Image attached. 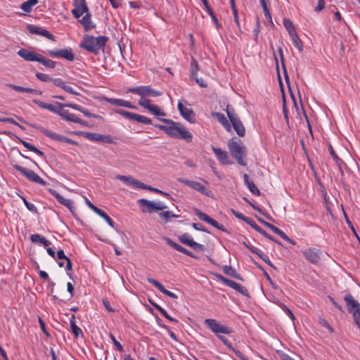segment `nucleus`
<instances>
[{
  "label": "nucleus",
  "mask_w": 360,
  "mask_h": 360,
  "mask_svg": "<svg viewBox=\"0 0 360 360\" xmlns=\"http://www.w3.org/2000/svg\"><path fill=\"white\" fill-rule=\"evenodd\" d=\"M128 93H132L141 96L139 101V105L145 109H147L150 113L156 116H165L166 113L160 109L157 105L151 104L150 100L147 97H158L162 95V92L157 91L150 86H139L130 88L127 90Z\"/></svg>",
  "instance_id": "obj_1"
},
{
  "label": "nucleus",
  "mask_w": 360,
  "mask_h": 360,
  "mask_svg": "<svg viewBox=\"0 0 360 360\" xmlns=\"http://www.w3.org/2000/svg\"><path fill=\"white\" fill-rule=\"evenodd\" d=\"M159 120L167 125L156 124L155 127L165 131L169 136L173 139H183L188 143L192 141V134L182 124L170 119L160 118Z\"/></svg>",
  "instance_id": "obj_2"
},
{
  "label": "nucleus",
  "mask_w": 360,
  "mask_h": 360,
  "mask_svg": "<svg viewBox=\"0 0 360 360\" xmlns=\"http://www.w3.org/2000/svg\"><path fill=\"white\" fill-rule=\"evenodd\" d=\"M108 40V37L105 36L95 37L91 35L85 34L80 44V47L96 55L98 53L100 50H104Z\"/></svg>",
  "instance_id": "obj_3"
},
{
  "label": "nucleus",
  "mask_w": 360,
  "mask_h": 360,
  "mask_svg": "<svg viewBox=\"0 0 360 360\" xmlns=\"http://www.w3.org/2000/svg\"><path fill=\"white\" fill-rule=\"evenodd\" d=\"M228 148L233 158L236 159L237 162L242 166H246L247 163L245 160L246 156V149L242 144L241 141L237 138H233L228 142Z\"/></svg>",
  "instance_id": "obj_4"
},
{
  "label": "nucleus",
  "mask_w": 360,
  "mask_h": 360,
  "mask_svg": "<svg viewBox=\"0 0 360 360\" xmlns=\"http://www.w3.org/2000/svg\"><path fill=\"white\" fill-rule=\"evenodd\" d=\"M348 311L352 314L354 323L360 329V303L354 297L348 293L344 297Z\"/></svg>",
  "instance_id": "obj_5"
},
{
  "label": "nucleus",
  "mask_w": 360,
  "mask_h": 360,
  "mask_svg": "<svg viewBox=\"0 0 360 360\" xmlns=\"http://www.w3.org/2000/svg\"><path fill=\"white\" fill-rule=\"evenodd\" d=\"M226 111L227 116L237 134L240 137H243L245 134V129L233 108L230 105H228L226 106Z\"/></svg>",
  "instance_id": "obj_6"
},
{
  "label": "nucleus",
  "mask_w": 360,
  "mask_h": 360,
  "mask_svg": "<svg viewBox=\"0 0 360 360\" xmlns=\"http://www.w3.org/2000/svg\"><path fill=\"white\" fill-rule=\"evenodd\" d=\"M13 168L20 172L27 178V180L32 182H34L42 186H46L47 184L46 181L31 169L25 168L19 165H14Z\"/></svg>",
  "instance_id": "obj_7"
},
{
  "label": "nucleus",
  "mask_w": 360,
  "mask_h": 360,
  "mask_svg": "<svg viewBox=\"0 0 360 360\" xmlns=\"http://www.w3.org/2000/svg\"><path fill=\"white\" fill-rule=\"evenodd\" d=\"M205 323L215 334H217V333L230 334L232 333V330L230 328L220 324L215 319H206L205 320Z\"/></svg>",
  "instance_id": "obj_8"
},
{
  "label": "nucleus",
  "mask_w": 360,
  "mask_h": 360,
  "mask_svg": "<svg viewBox=\"0 0 360 360\" xmlns=\"http://www.w3.org/2000/svg\"><path fill=\"white\" fill-rule=\"evenodd\" d=\"M305 259L313 264H317L322 256V252L316 248H310L302 251Z\"/></svg>",
  "instance_id": "obj_9"
},
{
  "label": "nucleus",
  "mask_w": 360,
  "mask_h": 360,
  "mask_svg": "<svg viewBox=\"0 0 360 360\" xmlns=\"http://www.w3.org/2000/svg\"><path fill=\"white\" fill-rule=\"evenodd\" d=\"M215 276L224 285L234 289L235 290L241 293L242 295H246L248 294V290L245 287L241 285L240 283L228 279L227 278L224 277V276L219 274H216Z\"/></svg>",
  "instance_id": "obj_10"
},
{
  "label": "nucleus",
  "mask_w": 360,
  "mask_h": 360,
  "mask_svg": "<svg viewBox=\"0 0 360 360\" xmlns=\"http://www.w3.org/2000/svg\"><path fill=\"white\" fill-rule=\"evenodd\" d=\"M215 276L224 285L234 289L235 290L241 293L242 295H246L248 294V290L245 287L241 285L240 283L228 279L227 278L224 277V276L219 274H216Z\"/></svg>",
  "instance_id": "obj_11"
},
{
  "label": "nucleus",
  "mask_w": 360,
  "mask_h": 360,
  "mask_svg": "<svg viewBox=\"0 0 360 360\" xmlns=\"http://www.w3.org/2000/svg\"><path fill=\"white\" fill-rule=\"evenodd\" d=\"M195 214L201 220L207 222V224L212 225V226L217 228L219 230L226 232V229L221 224H219L216 220L209 217L205 213L202 212L200 210L195 208L194 209Z\"/></svg>",
  "instance_id": "obj_12"
},
{
  "label": "nucleus",
  "mask_w": 360,
  "mask_h": 360,
  "mask_svg": "<svg viewBox=\"0 0 360 360\" xmlns=\"http://www.w3.org/2000/svg\"><path fill=\"white\" fill-rule=\"evenodd\" d=\"M178 239L181 243L192 248L195 250L204 251L205 250V248L203 245H201L194 241L191 238V236L187 233H185L179 236L178 237Z\"/></svg>",
  "instance_id": "obj_13"
},
{
  "label": "nucleus",
  "mask_w": 360,
  "mask_h": 360,
  "mask_svg": "<svg viewBox=\"0 0 360 360\" xmlns=\"http://www.w3.org/2000/svg\"><path fill=\"white\" fill-rule=\"evenodd\" d=\"M84 137L91 141L101 142L105 143H115L113 138L110 135H104L97 133L86 132Z\"/></svg>",
  "instance_id": "obj_14"
},
{
  "label": "nucleus",
  "mask_w": 360,
  "mask_h": 360,
  "mask_svg": "<svg viewBox=\"0 0 360 360\" xmlns=\"http://www.w3.org/2000/svg\"><path fill=\"white\" fill-rule=\"evenodd\" d=\"M177 181L179 182L183 183L184 184L189 186L190 188L198 191L202 194H204L207 196L209 195L210 191L206 188L205 186L198 181H190L183 178H178Z\"/></svg>",
  "instance_id": "obj_15"
},
{
  "label": "nucleus",
  "mask_w": 360,
  "mask_h": 360,
  "mask_svg": "<svg viewBox=\"0 0 360 360\" xmlns=\"http://www.w3.org/2000/svg\"><path fill=\"white\" fill-rule=\"evenodd\" d=\"M48 53L51 57H60L69 61H73L75 60V54L70 48L59 50H50L48 51Z\"/></svg>",
  "instance_id": "obj_16"
},
{
  "label": "nucleus",
  "mask_w": 360,
  "mask_h": 360,
  "mask_svg": "<svg viewBox=\"0 0 360 360\" xmlns=\"http://www.w3.org/2000/svg\"><path fill=\"white\" fill-rule=\"evenodd\" d=\"M180 115L190 123H194L195 121V115L191 108H187L180 101L177 105Z\"/></svg>",
  "instance_id": "obj_17"
},
{
  "label": "nucleus",
  "mask_w": 360,
  "mask_h": 360,
  "mask_svg": "<svg viewBox=\"0 0 360 360\" xmlns=\"http://www.w3.org/2000/svg\"><path fill=\"white\" fill-rule=\"evenodd\" d=\"M27 30L30 34L43 36L51 41H55V37L48 30L34 25H28Z\"/></svg>",
  "instance_id": "obj_18"
},
{
  "label": "nucleus",
  "mask_w": 360,
  "mask_h": 360,
  "mask_svg": "<svg viewBox=\"0 0 360 360\" xmlns=\"http://www.w3.org/2000/svg\"><path fill=\"white\" fill-rule=\"evenodd\" d=\"M41 132L46 136L59 142L68 143L71 145H76L77 142L64 136L58 134L48 129H42Z\"/></svg>",
  "instance_id": "obj_19"
},
{
  "label": "nucleus",
  "mask_w": 360,
  "mask_h": 360,
  "mask_svg": "<svg viewBox=\"0 0 360 360\" xmlns=\"http://www.w3.org/2000/svg\"><path fill=\"white\" fill-rule=\"evenodd\" d=\"M49 191L52 195H53L56 198L59 203L68 208L71 212H74L73 202L71 200L65 198L63 195H61L60 193H58L56 190L53 188H49Z\"/></svg>",
  "instance_id": "obj_20"
},
{
  "label": "nucleus",
  "mask_w": 360,
  "mask_h": 360,
  "mask_svg": "<svg viewBox=\"0 0 360 360\" xmlns=\"http://www.w3.org/2000/svg\"><path fill=\"white\" fill-rule=\"evenodd\" d=\"M18 55L27 61H37L40 55L34 51H30L25 49H21L18 51Z\"/></svg>",
  "instance_id": "obj_21"
},
{
  "label": "nucleus",
  "mask_w": 360,
  "mask_h": 360,
  "mask_svg": "<svg viewBox=\"0 0 360 360\" xmlns=\"http://www.w3.org/2000/svg\"><path fill=\"white\" fill-rule=\"evenodd\" d=\"M165 240L167 245L175 249L176 250L179 251V252H181L187 256H189L190 257L197 259V256H195L193 252L189 251L188 250L186 249L183 246L177 244L174 241H173L172 239L169 238H165Z\"/></svg>",
  "instance_id": "obj_22"
},
{
  "label": "nucleus",
  "mask_w": 360,
  "mask_h": 360,
  "mask_svg": "<svg viewBox=\"0 0 360 360\" xmlns=\"http://www.w3.org/2000/svg\"><path fill=\"white\" fill-rule=\"evenodd\" d=\"M147 281L149 283L153 284L154 286H155L164 295H166L172 298L176 299L178 298V296L167 290L163 285H162L159 281L157 280L152 278H148Z\"/></svg>",
  "instance_id": "obj_23"
},
{
  "label": "nucleus",
  "mask_w": 360,
  "mask_h": 360,
  "mask_svg": "<svg viewBox=\"0 0 360 360\" xmlns=\"http://www.w3.org/2000/svg\"><path fill=\"white\" fill-rule=\"evenodd\" d=\"M138 204L141 207L143 212L152 213L155 211V202L150 201L145 198L138 200Z\"/></svg>",
  "instance_id": "obj_24"
},
{
  "label": "nucleus",
  "mask_w": 360,
  "mask_h": 360,
  "mask_svg": "<svg viewBox=\"0 0 360 360\" xmlns=\"http://www.w3.org/2000/svg\"><path fill=\"white\" fill-rule=\"evenodd\" d=\"M79 22L82 24L85 32H88L95 27V24L91 20V15L89 11L84 16L79 20Z\"/></svg>",
  "instance_id": "obj_25"
},
{
  "label": "nucleus",
  "mask_w": 360,
  "mask_h": 360,
  "mask_svg": "<svg viewBox=\"0 0 360 360\" xmlns=\"http://www.w3.org/2000/svg\"><path fill=\"white\" fill-rule=\"evenodd\" d=\"M6 86L16 91H19V92H25V93H30V94H36V95H41V94H42V91L40 90H37V89H32V88L23 87V86H18L15 84H7Z\"/></svg>",
  "instance_id": "obj_26"
},
{
  "label": "nucleus",
  "mask_w": 360,
  "mask_h": 360,
  "mask_svg": "<svg viewBox=\"0 0 360 360\" xmlns=\"http://www.w3.org/2000/svg\"><path fill=\"white\" fill-rule=\"evenodd\" d=\"M108 103L117 106H122L130 109H136L137 108L131 103L118 98H106Z\"/></svg>",
  "instance_id": "obj_27"
},
{
  "label": "nucleus",
  "mask_w": 360,
  "mask_h": 360,
  "mask_svg": "<svg viewBox=\"0 0 360 360\" xmlns=\"http://www.w3.org/2000/svg\"><path fill=\"white\" fill-rule=\"evenodd\" d=\"M243 180L245 184L248 188L249 191L254 195L259 196L260 195V191L252 181L249 179V176L247 174H244Z\"/></svg>",
  "instance_id": "obj_28"
},
{
  "label": "nucleus",
  "mask_w": 360,
  "mask_h": 360,
  "mask_svg": "<svg viewBox=\"0 0 360 360\" xmlns=\"http://www.w3.org/2000/svg\"><path fill=\"white\" fill-rule=\"evenodd\" d=\"M33 102L41 108L49 110L51 112L58 114V106L56 103L55 105L46 103L37 99H34Z\"/></svg>",
  "instance_id": "obj_29"
},
{
  "label": "nucleus",
  "mask_w": 360,
  "mask_h": 360,
  "mask_svg": "<svg viewBox=\"0 0 360 360\" xmlns=\"http://www.w3.org/2000/svg\"><path fill=\"white\" fill-rule=\"evenodd\" d=\"M212 151L214 153V154L216 155L217 158H218V160L222 163V164H224V165H228L229 164V162H228V155H227V153L220 148H214V147H212Z\"/></svg>",
  "instance_id": "obj_30"
},
{
  "label": "nucleus",
  "mask_w": 360,
  "mask_h": 360,
  "mask_svg": "<svg viewBox=\"0 0 360 360\" xmlns=\"http://www.w3.org/2000/svg\"><path fill=\"white\" fill-rule=\"evenodd\" d=\"M116 179L120 180L123 183L130 185L134 188H136L139 181L134 179L131 176H124L118 174L116 176Z\"/></svg>",
  "instance_id": "obj_31"
},
{
  "label": "nucleus",
  "mask_w": 360,
  "mask_h": 360,
  "mask_svg": "<svg viewBox=\"0 0 360 360\" xmlns=\"http://www.w3.org/2000/svg\"><path fill=\"white\" fill-rule=\"evenodd\" d=\"M16 139L18 140L19 142H20L23 146L25 148H26L27 150H30V151H32L34 153H35L36 154H37L38 155L41 156V157H44V153L39 150L38 148H37L34 146L32 145L31 143L21 139L19 137H17L16 136Z\"/></svg>",
  "instance_id": "obj_32"
},
{
  "label": "nucleus",
  "mask_w": 360,
  "mask_h": 360,
  "mask_svg": "<svg viewBox=\"0 0 360 360\" xmlns=\"http://www.w3.org/2000/svg\"><path fill=\"white\" fill-rule=\"evenodd\" d=\"M223 271L227 276H229L236 279L243 281L240 275L236 272V271L231 266L225 265L223 266Z\"/></svg>",
  "instance_id": "obj_33"
},
{
  "label": "nucleus",
  "mask_w": 360,
  "mask_h": 360,
  "mask_svg": "<svg viewBox=\"0 0 360 360\" xmlns=\"http://www.w3.org/2000/svg\"><path fill=\"white\" fill-rule=\"evenodd\" d=\"M30 240L32 243H41L45 247H48L51 244L50 241L46 240L44 236H42L39 234H37V233L31 235Z\"/></svg>",
  "instance_id": "obj_34"
},
{
  "label": "nucleus",
  "mask_w": 360,
  "mask_h": 360,
  "mask_svg": "<svg viewBox=\"0 0 360 360\" xmlns=\"http://www.w3.org/2000/svg\"><path fill=\"white\" fill-rule=\"evenodd\" d=\"M70 328L72 329V331L73 334L75 335V336L76 338H79V336H82V330L80 329L79 327H78L76 325L75 316V315H72L71 319H70Z\"/></svg>",
  "instance_id": "obj_35"
},
{
  "label": "nucleus",
  "mask_w": 360,
  "mask_h": 360,
  "mask_svg": "<svg viewBox=\"0 0 360 360\" xmlns=\"http://www.w3.org/2000/svg\"><path fill=\"white\" fill-rule=\"evenodd\" d=\"M57 258L59 260L65 259L67 262L65 269L67 271H71L72 269V262L70 258H68L63 250H59L57 252Z\"/></svg>",
  "instance_id": "obj_36"
},
{
  "label": "nucleus",
  "mask_w": 360,
  "mask_h": 360,
  "mask_svg": "<svg viewBox=\"0 0 360 360\" xmlns=\"http://www.w3.org/2000/svg\"><path fill=\"white\" fill-rule=\"evenodd\" d=\"M89 11V7H85L84 5L82 8L75 7V8L72 10V13L75 18L79 19L84 13L86 14Z\"/></svg>",
  "instance_id": "obj_37"
},
{
  "label": "nucleus",
  "mask_w": 360,
  "mask_h": 360,
  "mask_svg": "<svg viewBox=\"0 0 360 360\" xmlns=\"http://www.w3.org/2000/svg\"><path fill=\"white\" fill-rule=\"evenodd\" d=\"M215 115H216L218 121L223 125V127L227 131H231V126H230V124L229 123V121L227 120V119L224 116V115H223L222 113H220V112H216Z\"/></svg>",
  "instance_id": "obj_38"
},
{
  "label": "nucleus",
  "mask_w": 360,
  "mask_h": 360,
  "mask_svg": "<svg viewBox=\"0 0 360 360\" xmlns=\"http://www.w3.org/2000/svg\"><path fill=\"white\" fill-rule=\"evenodd\" d=\"M37 3L38 0H27L21 4L20 8L25 12L29 13L31 11L32 6L36 5Z\"/></svg>",
  "instance_id": "obj_39"
},
{
  "label": "nucleus",
  "mask_w": 360,
  "mask_h": 360,
  "mask_svg": "<svg viewBox=\"0 0 360 360\" xmlns=\"http://www.w3.org/2000/svg\"><path fill=\"white\" fill-rule=\"evenodd\" d=\"M38 62L49 68H54L56 67V63L55 61H53L51 59L46 58L42 55H40Z\"/></svg>",
  "instance_id": "obj_40"
},
{
  "label": "nucleus",
  "mask_w": 360,
  "mask_h": 360,
  "mask_svg": "<svg viewBox=\"0 0 360 360\" xmlns=\"http://www.w3.org/2000/svg\"><path fill=\"white\" fill-rule=\"evenodd\" d=\"M283 24L285 28L288 30L289 35L296 32L295 27L290 19L284 18L283 20Z\"/></svg>",
  "instance_id": "obj_41"
},
{
  "label": "nucleus",
  "mask_w": 360,
  "mask_h": 360,
  "mask_svg": "<svg viewBox=\"0 0 360 360\" xmlns=\"http://www.w3.org/2000/svg\"><path fill=\"white\" fill-rule=\"evenodd\" d=\"M115 112L123 116L124 117L131 120H136L137 114L129 112L124 110L119 109L116 110Z\"/></svg>",
  "instance_id": "obj_42"
},
{
  "label": "nucleus",
  "mask_w": 360,
  "mask_h": 360,
  "mask_svg": "<svg viewBox=\"0 0 360 360\" xmlns=\"http://www.w3.org/2000/svg\"><path fill=\"white\" fill-rule=\"evenodd\" d=\"M292 41L294 44V46L300 51H302L303 50V44L301 39L299 38L297 32L290 35Z\"/></svg>",
  "instance_id": "obj_43"
},
{
  "label": "nucleus",
  "mask_w": 360,
  "mask_h": 360,
  "mask_svg": "<svg viewBox=\"0 0 360 360\" xmlns=\"http://www.w3.org/2000/svg\"><path fill=\"white\" fill-rule=\"evenodd\" d=\"M198 70L199 66L198 62L193 57H192L191 61V78H195Z\"/></svg>",
  "instance_id": "obj_44"
},
{
  "label": "nucleus",
  "mask_w": 360,
  "mask_h": 360,
  "mask_svg": "<svg viewBox=\"0 0 360 360\" xmlns=\"http://www.w3.org/2000/svg\"><path fill=\"white\" fill-rule=\"evenodd\" d=\"M96 213L102 217L112 228H114L113 221L103 210L99 208Z\"/></svg>",
  "instance_id": "obj_45"
},
{
  "label": "nucleus",
  "mask_w": 360,
  "mask_h": 360,
  "mask_svg": "<svg viewBox=\"0 0 360 360\" xmlns=\"http://www.w3.org/2000/svg\"><path fill=\"white\" fill-rule=\"evenodd\" d=\"M160 218H162L165 222H168L170 218L178 217L179 216L172 213L171 211H165L159 214Z\"/></svg>",
  "instance_id": "obj_46"
},
{
  "label": "nucleus",
  "mask_w": 360,
  "mask_h": 360,
  "mask_svg": "<svg viewBox=\"0 0 360 360\" xmlns=\"http://www.w3.org/2000/svg\"><path fill=\"white\" fill-rule=\"evenodd\" d=\"M231 7L233 11L234 20L238 26V28H240V22H239V17H238V10L235 4V0H230Z\"/></svg>",
  "instance_id": "obj_47"
},
{
  "label": "nucleus",
  "mask_w": 360,
  "mask_h": 360,
  "mask_svg": "<svg viewBox=\"0 0 360 360\" xmlns=\"http://www.w3.org/2000/svg\"><path fill=\"white\" fill-rule=\"evenodd\" d=\"M259 2L262 6V8H263V11H264V15H265V18L272 23V18H271V13H270V11L267 7V4L266 3V1L265 0H259Z\"/></svg>",
  "instance_id": "obj_48"
},
{
  "label": "nucleus",
  "mask_w": 360,
  "mask_h": 360,
  "mask_svg": "<svg viewBox=\"0 0 360 360\" xmlns=\"http://www.w3.org/2000/svg\"><path fill=\"white\" fill-rule=\"evenodd\" d=\"M255 254L257 255L259 257V258H261L269 266H270L271 267H272L274 269H276L274 265L270 261L269 258L266 255H264L261 250H259L258 248H257V252H255Z\"/></svg>",
  "instance_id": "obj_49"
},
{
  "label": "nucleus",
  "mask_w": 360,
  "mask_h": 360,
  "mask_svg": "<svg viewBox=\"0 0 360 360\" xmlns=\"http://www.w3.org/2000/svg\"><path fill=\"white\" fill-rule=\"evenodd\" d=\"M328 151H329L330 155L332 156L333 159L335 160L336 164L338 166H340L341 163H342V160L339 158L338 155L335 153L333 148L332 147V146L330 143L328 144Z\"/></svg>",
  "instance_id": "obj_50"
},
{
  "label": "nucleus",
  "mask_w": 360,
  "mask_h": 360,
  "mask_svg": "<svg viewBox=\"0 0 360 360\" xmlns=\"http://www.w3.org/2000/svg\"><path fill=\"white\" fill-rule=\"evenodd\" d=\"M58 106V115H60L61 117H63L65 120H68L70 116V112L68 110H64L63 108L65 106H60V105H57Z\"/></svg>",
  "instance_id": "obj_51"
},
{
  "label": "nucleus",
  "mask_w": 360,
  "mask_h": 360,
  "mask_svg": "<svg viewBox=\"0 0 360 360\" xmlns=\"http://www.w3.org/2000/svg\"><path fill=\"white\" fill-rule=\"evenodd\" d=\"M278 53H279V56H280L281 61V63H282V66H283V72H284V75H285V81L288 83V84H289V77H288V75L287 74V71H286V69H285V63H284L283 53V50H282L281 47L278 48Z\"/></svg>",
  "instance_id": "obj_52"
},
{
  "label": "nucleus",
  "mask_w": 360,
  "mask_h": 360,
  "mask_svg": "<svg viewBox=\"0 0 360 360\" xmlns=\"http://www.w3.org/2000/svg\"><path fill=\"white\" fill-rule=\"evenodd\" d=\"M278 305L286 313V314L292 320L295 319V316L292 311L288 308L284 304L281 302H278Z\"/></svg>",
  "instance_id": "obj_53"
},
{
  "label": "nucleus",
  "mask_w": 360,
  "mask_h": 360,
  "mask_svg": "<svg viewBox=\"0 0 360 360\" xmlns=\"http://www.w3.org/2000/svg\"><path fill=\"white\" fill-rule=\"evenodd\" d=\"M135 121L142 123V124H152L151 119H150L147 117H145L143 115H138V114L136 115V118Z\"/></svg>",
  "instance_id": "obj_54"
},
{
  "label": "nucleus",
  "mask_w": 360,
  "mask_h": 360,
  "mask_svg": "<svg viewBox=\"0 0 360 360\" xmlns=\"http://www.w3.org/2000/svg\"><path fill=\"white\" fill-rule=\"evenodd\" d=\"M257 231L261 235L264 236L265 238L280 244L279 241L276 239H275L272 236L269 235L268 233H266L264 229H262L260 226L257 229Z\"/></svg>",
  "instance_id": "obj_55"
},
{
  "label": "nucleus",
  "mask_w": 360,
  "mask_h": 360,
  "mask_svg": "<svg viewBox=\"0 0 360 360\" xmlns=\"http://www.w3.org/2000/svg\"><path fill=\"white\" fill-rule=\"evenodd\" d=\"M20 198H22V201H23V202H24L25 205V206H26V207L27 208V210H29L30 211H31V212H34V213H37V209L36 206H35L34 204H32V203H31V202H28V201L26 200V198H24V197L20 196Z\"/></svg>",
  "instance_id": "obj_56"
},
{
  "label": "nucleus",
  "mask_w": 360,
  "mask_h": 360,
  "mask_svg": "<svg viewBox=\"0 0 360 360\" xmlns=\"http://www.w3.org/2000/svg\"><path fill=\"white\" fill-rule=\"evenodd\" d=\"M56 104L57 105H60V106H66V107H68V108H71L72 109H75V110H77L78 111H82V109H83V107L78 105V104H75V103H59V102H56Z\"/></svg>",
  "instance_id": "obj_57"
},
{
  "label": "nucleus",
  "mask_w": 360,
  "mask_h": 360,
  "mask_svg": "<svg viewBox=\"0 0 360 360\" xmlns=\"http://www.w3.org/2000/svg\"><path fill=\"white\" fill-rule=\"evenodd\" d=\"M68 121L72 122L75 123H78L82 125H86V122L85 120H83L79 117H77L75 114L71 113L70 118Z\"/></svg>",
  "instance_id": "obj_58"
},
{
  "label": "nucleus",
  "mask_w": 360,
  "mask_h": 360,
  "mask_svg": "<svg viewBox=\"0 0 360 360\" xmlns=\"http://www.w3.org/2000/svg\"><path fill=\"white\" fill-rule=\"evenodd\" d=\"M35 76L38 79L42 82H51V79H53L49 75L44 73L37 72Z\"/></svg>",
  "instance_id": "obj_59"
},
{
  "label": "nucleus",
  "mask_w": 360,
  "mask_h": 360,
  "mask_svg": "<svg viewBox=\"0 0 360 360\" xmlns=\"http://www.w3.org/2000/svg\"><path fill=\"white\" fill-rule=\"evenodd\" d=\"M243 221H245L246 224H249L256 231H257V229H258L259 227V226H258L252 218L246 217L245 218L243 219Z\"/></svg>",
  "instance_id": "obj_60"
},
{
  "label": "nucleus",
  "mask_w": 360,
  "mask_h": 360,
  "mask_svg": "<svg viewBox=\"0 0 360 360\" xmlns=\"http://www.w3.org/2000/svg\"><path fill=\"white\" fill-rule=\"evenodd\" d=\"M110 338L112 340L114 345L117 349V350L121 352H123L124 349H123L122 345L115 339V336L112 333L110 334Z\"/></svg>",
  "instance_id": "obj_61"
},
{
  "label": "nucleus",
  "mask_w": 360,
  "mask_h": 360,
  "mask_svg": "<svg viewBox=\"0 0 360 360\" xmlns=\"http://www.w3.org/2000/svg\"><path fill=\"white\" fill-rule=\"evenodd\" d=\"M167 205L162 202H155V211H162L167 208Z\"/></svg>",
  "instance_id": "obj_62"
},
{
  "label": "nucleus",
  "mask_w": 360,
  "mask_h": 360,
  "mask_svg": "<svg viewBox=\"0 0 360 360\" xmlns=\"http://www.w3.org/2000/svg\"><path fill=\"white\" fill-rule=\"evenodd\" d=\"M51 82H53V84L55 86L60 87L61 89L63 88V86L65 83V82H64L60 78H53V79H51Z\"/></svg>",
  "instance_id": "obj_63"
},
{
  "label": "nucleus",
  "mask_w": 360,
  "mask_h": 360,
  "mask_svg": "<svg viewBox=\"0 0 360 360\" xmlns=\"http://www.w3.org/2000/svg\"><path fill=\"white\" fill-rule=\"evenodd\" d=\"M230 349L232 350L235 353L236 356L238 357L239 359H240L241 360H248V359L245 355H243L240 350L236 349L234 347H233V349Z\"/></svg>",
  "instance_id": "obj_64"
}]
</instances>
